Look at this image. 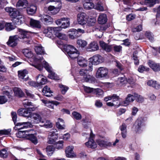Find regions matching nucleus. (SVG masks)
I'll list each match as a JSON object with an SVG mask.
<instances>
[{"label": "nucleus", "mask_w": 160, "mask_h": 160, "mask_svg": "<svg viewBox=\"0 0 160 160\" xmlns=\"http://www.w3.org/2000/svg\"><path fill=\"white\" fill-rule=\"evenodd\" d=\"M31 60L33 62L32 64L30 63V64L34 67L39 71L41 70L44 67L49 73L48 75V77L49 78L56 80L59 79V78L57 74L53 72L52 68L47 62L43 60L42 57H40V58L33 57L31 59Z\"/></svg>", "instance_id": "obj_1"}, {"label": "nucleus", "mask_w": 160, "mask_h": 160, "mask_svg": "<svg viewBox=\"0 0 160 160\" xmlns=\"http://www.w3.org/2000/svg\"><path fill=\"white\" fill-rule=\"evenodd\" d=\"M18 31L19 35L10 36L7 42V44L11 47H14L17 45L18 42L20 39H22L23 41L26 43L30 44L32 41L29 37L30 34L32 33L21 29H18Z\"/></svg>", "instance_id": "obj_2"}, {"label": "nucleus", "mask_w": 160, "mask_h": 160, "mask_svg": "<svg viewBox=\"0 0 160 160\" xmlns=\"http://www.w3.org/2000/svg\"><path fill=\"white\" fill-rule=\"evenodd\" d=\"M5 10L13 18L12 21L15 24L19 25L21 24V20L20 19L22 18V15L18 10L11 7H6Z\"/></svg>", "instance_id": "obj_3"}, {"label": "nucleus", "mask_w": 160, "mask_h": 160, "mask_svg": "<svg viewBox=\"0 0 160 160\" xmlns=\"http://www.w3.org/2000/svg\"><path fill=\"white\" fill-rule=\"evenodd\" d=\"M64 49L68 56L72 59H75L79 57V52L74 46L65 45L64 46Z\"/></svg>", "instance_id": "obj_4"}, {"label": "nucleus", "mask_w": 160, "mask_h": 160, "mask_svg": "<svg viewBox=\"0 0 160 160\" xmlns=\"http://www.w3.org/2000/svg\"><path fill=\"white\" fill-rule=\"evenodd\" d=\"M36 108L34 107H29L27 108H21L18 111V113L20 116L28 118H30L32 113V111L35 110Z\"/></svg>", "instance_id": "obj_5"}, {"label": "nucleus", "mask_w": 160, "mask_h": 160, "mask_svg": "<svg viewBox=\"0 0 160 160\" xmlns=\"http://www.w3.org/2000/svg\"><path fill=\"white\" fill-rule=\"evenodd\" d=\"M94 135L91 131L88 141L85 143L86 146L88 148L95 149L97 147V145L94 140Z\"/></svg>", "instance_id": "obj_6"}, {"label": "nucleus", "mask_w": 160, "mask_h": 160, "mask_svg": "<svg viewBox=\"0 0 160 160\" xmlns=\"http://www.w3.org/2000/svg\"><path fill=\"white\" fill-rule=\"evenodd\" d=\"M145 126L143 120L141 118L138 119L134 125V130L137 133H140L142 130V128Z\"/></svg>", "instance_id": "obj_7"}, {"label": "nucleus", "mask_w": 160, "mask_h": 160, "mask_svg": "<svg viewBox=\"0 0 160 160\" xmlns=\"http://www.w3.org/2000/svg\"><path fill=\"white\" fill-rule=\"evenodd\" d=\"M88 71L84 69H82L79 72V74L80 75L82 76L85 81L86 82H91L94 81L95 78L88 74Z\"/></svg>", "instance_id": "obj_8"}, {"label": "nucleus", "mask_w": 160, "mask_h": 160, "mask_svg": "<svg viewBox=\"0 0 160 160\" xmlns=\"http://www.w3.org/2000/svg\"><path fill=\"white\" fill-rule=\"evenodd\" d=\"M108 74V69L105 67H101L98 69L96 73V76L98 78L106 77Z\"/></svg>", "instance_id": "obj_9"}, {"label": "nucleus", "mask_w": 160, "mask_h": 160, "mask_svg": "<svg viewBox=\"0 0 160 160\" xmlns=\"http://www.w3.org/2000/svg\"><path fill=\"white\" fill-rule=\"evenodd\" d=\"M77 21L79 24L83 26L84 28H85V25L86 24L87 19L86 14L84 13H81L77 15Z\"/></svg>", "instance_id": "obj_10"}, {"label": "nucleus", "mask_w": 160, "mask_h": 160, "mask_svg": "<svg viewBox=\"0 0 160 160\" xmlns=\"http://www.w3.org/2000/svg\"><path fill=\"white\" fill-rule=\"evenodd\" d=\"M61 30V28L60 27H48L47 28H45L43 30V32L46 34L48 36V34L50 36L49 37H50L52 33H53L54 34L57 31H60Z\"/></svg>", "instance_id": "obj_11"}, {"label": "nucleus", "mask_w": 160, "mask_h": 160, "mask_svg": "<svg viewBox=\"0 0 160 160\" xmlns=\"http://www.w3.org/2000/svg\"><path fill=\"white\" fill-rule=\"evenodd\" d=\"M90 60L92 64L97 65L103 62L104 59L101 56L97 54L91 58Z\"/></svg>", "instance_id": "obj_12"}, {"label": "nucleus", "mask_w": 160, "mask_h": 160, "mask_svg": "<svg viewBox=\"0 0 160 160\" xmlns=\"http://www.w3.org/2000/svg\"><path fill=\"white\" fill-rule=\"evenodd\" d=\"M96 142L101 147H112V143L105 140L104 137L100 138L97 140Z\"/></svg>", "instance_id": "obj_13"}, {"label": "nucleus", "mask_w": 160, "mask_h": 160, "mask_svg": "<svg viewBox=\"0 0 160 160\" xmlns=\"http://www.w3.org/2000/svg\"><path fill=\"white\" fill-rule=\"evenodd\" d=\"M30 118L32 119L31 122L33 124L38 123L42 120L41 116L36 113L32 112Z\"/></svg>", "instance_id": "obj_14"}, {"label": "nucleus", "mask_w": 160, "mask_h": 160, "mask_svg": "<svg viewBox=\"0 0 160 160\" xmlns=\"http://www.w3.org/2000/svg\"><path fill=\"white\" fill-rule=\"evenodd\" d=\"M73 147L69 146L66 149L65 152L66 156L69 158H74L76 157V153L73 151Z\"/></svg>", "instance_id": "obj_15"}, {"label": "nucleus", "mask_w": 160, "mask_h": 160, "mask_svg": "<svg viewBox=\"0 0 160 160\" xmlns=\"http://www.w3.org/2000/svg\"><path fill=\"white\" fill-rule=\"evenodd\" d=\"M149 66L155 72L160 71V64L149 60L148 62Z\"/></svg>", "instance_id": "obj_16"}, {"label": "nucleus", "mask_w": 160, "mask_h": 160, "mask_svg": "<svg viewBox=\"0 0 160 160\" xmlns=\"http://www.w3.org/2000/svg\"><path fill=\"white\" fill-rule=\"evenodd\" d=\"M99 47L98 44L95 42L90 43L86 48L87 51L93 52L98 50Z\"/></svg>", "instance_id": "obj_17"}, {"label": "nucleus", "mask_w": 160, "mask_h": 160, "mask_svg": "<svg viewBox=\"0 0 160 160\" xmlns=\"http://www.w3.org/2000/svg\"><path fill=\"white\" fill-rule=\"evenodd\" d=\"M84 1L83 6L85 9L90 10L93 9L94 4L91 1V0H84Z\"/></svg>", "instance_id": "obj_18"}, {"label": "nucleus", "mask_w": 160, "mask_h": 160, "mask_svg": "<svg viewBox=\"0 0 160 160\" xmlns=\"http://www.w3.org/2000/svg\"><path fill=\"white\" fill-rule=\"evenodd\" d=\"M36 79L38 83L39 86L45 84L47 81L46 78L44 77L41 74L38 75L36 77Z\"/></svg>", "instance_id": "obj_19"}, {"label": "nucleus", "mask_w": 160, "mask_h": 160, "mask_svg": "<svg viewBox=\"0 0 160 160\" xmlns=\"http://www.w3.org/2000/svg\"><path fill=\"white\" fill-rule=\"evenodd\" d=\"M33 131L32 129L28 130H27L20 131L16 134V136L17 137L19 138H23L27 137L28 135V133L30 132H32Z\"/></svg>", "instance_id": "obj_20"}, {"label": "nucleus", "mask_w": 160, "mask_h": 160, "mask_svg": "<svg viewBox=\"0 0 160 160\" xmlns=\"http://www.w3.org/2000/svg\"><path fill=\"white\" fill-rule=\"evenodd\" d=\"M107 18L106 15L104 13H101L98 18V22L99 23L103 24L107 21Z\"/></svg>", "instance_id": "obj_21"}, {"label": "nucleus", "mask_w": 160, "mask_h": 160, "mask_svg": "<svg viewBox=\"0 0 160 160\" xmlns=\"http://www.w3.org/2000/svg\"><path fill=\"white\" fill-rule=\"evenodd\" d=\"M43 94L47 97H50L52 96L53 92L50 90V88L47 86H45L42 90Z\"/></svg>", "instance_id": "obj_22"}, {"label": "nucleus", "mask_w": 160, "mask_h": 160, "mask_svg": "<svg viewBox=\"0 0 160 160\" xmlns=\"http://www.w3.org/2000/svg\"><path fill=\"white\" fill-rule=\"evenodd\" d=\"M77 62L78 65L82 67L87 66L88 62L87 60L82 57H79L78 58Z\"/></svg>", "instance_id": "obj_23"}, {"label": "nucleus", "mask_w": 160, "mask_h": 160, "mask_svg": "<svg viewBox=\"0 0 160 160\" xmlns=\"http://www.w3.org/2000/svg\"><path fill=\"white\" fill-rule=\"evenodd\" d=\"M135 99V97H134V93L133 95L128 94L125 101H124V104L125 105H128L130 102H133Z\"/></svg>", "instance_id": "obj_24"}, {"label": "nucleus", "mask_w": 160, "mask_h": 160, "mask_svg": "<svg viewBox=\"0 0 160 160\" xmlns=\"http://www.w3.org/2000/svg\"><path fill=\"white\" fill-rule=\"evenodd\" d=\"M99 44L100 47L106 52H110L111 51L112 47L111 46L108 45L102 41H100Z\"/></svg>", "instance_id": "obj_25"}, {"label": "nucleus", "mask_w": 160, "mask_h": 160, "mask_svg": "<svg viewBox=\"0 0 160 160\" xmlns=\"http://www.w3.org/2000/svg\"><path fill=\"white\" fill-rule=\"evenodd\" d=\"M27 136L28 139L34 144H37L38 143V140L36 135L32 133L31 132H29Z\"/></svg>", "instance_id": "obj_26"}, {"label": "nucleus", "mask_w": 160, "mask_h": 160, "mask_svg": "<svg viewBox=\"0 0 160 160\" xmlns=\"http://www.w3.org/2000/svg\"><path fill=\"white\" fill-rule=\"evenodd\" d=\"M64 123V121L62 119L58 118V121L56 122V125L57 128L59 129H65V125Z\"/></svg>", "instance_id": "obj_27"}, {"label": "nucleus", "mask_w": 160, "mask_h": 160, "mask_svg": "<svg viewBox=\"0 0 160 160\" xmlns=\"http://www.w3.org/2000/svg\"><path fill=\"white\" fill-rule=\"evenodd\" d=\"M30 24L31 26L34 28H39L41 27L40 22L33 19H31Z\"/></svg>", "instance_id": "obj_28"}, {"label": "nucleus", "mask_w": 160, "mask_h": 160, "mask_svg": "<svg viewBox=\"0 0 160 160\" xmlns=\"http://www.w3.org/2000/svg\"><path fill=\"white\" fill-rule=\"evenodd\" d=\"M96 22V19L94 18H88L87 19L86 24L85 25V29H87L88 27L92 26L94 25Z\"/></svg>", "instance_id": "obj_29"}, {"label": "nucleus", "mask_w": 160, "mask_h": 160, "mask_svg": "<svg viewBox=\"0 0 160 160\" xmlns=\"http://www.w3.org/2000/svg\"><path fill=\"white\" fill-rule=\"evenodd\" d=\"M13 91L16 96L19 97H22L24 95V93L23 92L22 90L19 88H14L13 89Z\"/></svg>", "instance_id": "obj_30"}, {"label": "nucleus", "mask_w": 160, "mask_h": 160, "mask_svg": "<svg viewBox=\"0 0 160 160\" xmlns=\"http://www.w3.org/2000/svg\"><path fill=\"white\" fill-rule=\"evenodd\" d=\"M2 93L8 96V98H10L11 95V93H12V92L11 89L8 86H4L2 88Z\"/></svg>", "instance_id": "obj_31"}, {"label": "nucleus", "mask_w": 160, "mask_h": 160, "mask_svg": "<svg viewBox=\"0 0 160 160\" xmlns=\"http://www.w3.org/2000/svg\"><path fill=\"white\" fill-rule=\"evenodd\" d=\"M28 4V2L26 0H19L17 2L16 6L17 7H22L25 8L27 7Z\"/></svg>", "instance_id": "obj_32"}, {"label": "nucleus", "mask_w": 160, "mask_h": 160, "mask_svg": "<svg viewBox=\"0 0 160 160\" xmlns=\"http://www.w3.org/2000/svg\"><path fill=\"white\" fill-rule=\"evenodd\" d=\"M70 25V21L69 18H63V21L61 26V28H66L69 27Z\"/></svg>", "instance_id": "obj_33"}, {"label": "nucleus", "mask_w": 160, "mask_h": 160, "mask_svg": "<svg viewBox=\"0 0 160 160\" xmlns=\"http://www.w3.org/2000/svg\"><path fill=\"white\" fill-rule=\"evenodd\" d=\"M68 32L69 33H68L69 37L72 39H73L77 38L78 36L77 35L78 34L77 31L76 29H71L69 30Z\"/></svg>", "instance_id": "obj_34"}, {"label": "nucleus", "mask_w": 160, "mask_h": 160, "mask_svg": "<svg viewBox=\"0 0 160 160\" xmlns=\"http://www.w3.org/2000/svg\"><path fill=\"white\" fill-rule=\"evenodd\" d=\"M40 122L43 124L42 126L46 128H51L52 127V123L49 120L42 119Z\"/></svg>", "instance_id": "obj_35"}, {"label": "nucleus", "mask_w": 160, "mask_h": 160, "mask_svg": "<svg viewBox=\"0 0 160 160\" xmlns=\"http://www.w3.org/2000/svg\"><path fill=\"white\" fill-rule=\"evenodd\" d=\"M117 84L120 86H122L127 82V79L125 77H119L116 81Z\"/></svg>", "instance_id": "obj_36"}, {"label": "nucleus", "mask_w": 160, "mask_h": 160, "mask_svg": "<svg viewBox=\"0 0 160 160\" xmlns=\"http://www.w3.org/2000/svg\"><path fill=\"white\" fill-rule=\"evenodd\" d=\"M22 52L26 57L29 58H32L33 56V54L31 50L28 48L23 49Z\"/></svg>", "instance_id": "obj_37"}, {"label": "nucleus", "mask_w": 160, "mask_h": 160, "mask_svg": "<svg viewBox=\"0 0 160 160\" xmlns=\"http://www.w3.org/2000/svg\"><path fill=\"white\" fill-rule=\"evenodd\" d=\"M159 1L158 0H145L144 3L145 5L149 7H152L156 3H158Z\"/></svg>", "instance_id": "obj_38"}, {"label": "nucleus", "mask_w": 160, "mask_h": 160, "mask_svg": "<svg viewBox=\"0 0 160 160\" xmlns=\"http://www.w3.org/2000/svg\"><path fill=\"white\" fill-rule=\"evenodd\" d=\"M93 9L97 10L100 12H102L104 11V8L102 4L99 2L94 4Z\"/></svg>", "instance_id": "obj_39"}, {"label": "nucleus", "mask_w": 160, "mask_h": 160, "mask_svg": "<svg viewBox=\"0 0 160 160\" xmlns=\"http://www.w3.org/2000/svg\"><path fill=\"white\" fill-rule=\"evenodd\" d=\"M55 149V148L52 145L48 146L46 148L48 155L50 156L52 155L54 152Z\"/></svg>", "instance_id": "obj_40"}, {"label": "nucleus", "mask_w": 160, "mask_h": 160, "mask_svg": "<svg viewBox=\"0 0 160 160\" xmlns=\"http://www.w3.org/2000/svg\"><path fill=\"white\" fill-rule=\"evenodd\" d=\"M41 19L42 21H44V22L46 23L51 22H53L52 18L48 15H42Z\"/></svg>", "instance_id": "obj_41"}, {"label": "nucleus", "mask_w": 160, "mask_h": 160, "mask_svg": "<svg viewBox=\"0 0 160 160\" xmlns=\"http://www.w3.org/2000/svg\"><path fill=\"white\" fill-rule=\"evenodd\" d=\"M108 28L107 25H98L95 26L94 28L95 31H102L105 30Z\"/></svg>", "instance_id": "obj_42"}, {"label": "nucleus", "mask_w": 160, "mask_h": 160, "mask_svg": "<svg viewBox=\"0 0 160 160\" xmlns=\"http://www.w3.org/2000/svg\"><path fill=\"white\" fill-rule=\"evenodd\" d=\"M18 76L20 80L24 79V77L28 74V72L26 70L19 71L18 72Z\"/></svg>", "instance_id": "obj_43"}, {"label": "nucleus", "mask_w": 160, "mask_h": 160, "mask_svg": "<svg viewBox=\"0 0 160 160\" xmlns=\"http://www.w3.org/2000/svg\"><path fill=\"white\" fill-rule=\"evenodd\" d=\"M41 101L47 107L50 108L54 109V108L52 101H49L46 100L44 99H41Z\"/></svg>", "instance_id": "obj_44"}, {"label": "nucleus", "mask_w": 160, "mask_h": 160, "mask_svg": "<svg viewBox=\"0 0 160 160\" xmlns=\"http://www.w3.org/2000/svg\"><path fill=\"white\" fill-rule=\"evenodd\" d=\"M35 50L36 53L38 54H42L45 53L43 48L40 45L38 46H36Z\"/></svg>", "instance_id": "obj_45"}, {"label": "nucleus", "mask_w": 160, "mask_h": 160, "mask_svg": "<svg viewBox=\"0 0 160 160\" xmlns=\"http://www.w3.org/2000/svg\"><path fill=\"white\" fill-rule=\"evenodd\" d=\"M5 30L7 31H10L15 28V26L12 25V23H5Z\"/></svg>", "instance_id": "obj_46"}, {"label": "nucleus", "mask_w": 160, "mask_h": 160, "mask_svg": "<svg viewBox=\"0 0 160 160\" xmlns=\"http://www.w3.org/2000/svg\"><path fill=\"white\" fill-rule=\"evenodd\" d=\"M59 32L57 31L55 33V36L60 39L66 40L67 39V37L66 34Z\"/></svg>", "instance_id": "obj_47"}, {"label": "nucleus", "mask_w": 160, "mask_h": 160, "mask_svg": "<svg viewBox=\"0 0 160 160\" xmlns=\"http://www.w3.org/2000/svg\"><path fill=\"white\" fill-rule=\"evenodd\" d=\"M48 10L51 12L52 13L55 14L58 13L60 10V8L59 7H55L53 6H50L48 8Z\"/></svg>", "instance_id": "obj_48"}, {"label": "nucleus", "mask_w": 160, "mask_h": 160, "mask_svg": "<svg viewBox=\"0 0 160 160\" xmlns=\"http://www.w3.org/2000/svg\"><path fill=\"white\" fill-rule=\"evenodd\" d=\"M72 117L77 120H80L82 119L81 115L77 112L73 111L72 113Z\"/></svg>", "instance_id": "obj_49"}, {"label": "nucleus", "mask_w": 160, "mask_h": 160, "mask_svg": "<svg viewBox=\"0 0 160 160\" xmlns=\"http://www.w3.org/2000/svg\"><path fill=\"white\" fill-rule=\"evenodd\" d=\"M112 99L113 100V102H116L117 103V106L118 107L120 105V102L119 101V96H117L115 94H113L112 95Z\"/></svg>", "instance_id": "obj_50"}, {"label": "nucleus", "mask_w": 160, "mask_h": 160, "mask_svg": "<svg viewBox=\"0 0 160 160\" xmlns=\"http://www.w3.org/2000/svg\"><path fill=\"white\" fill-rule=\"evenodd\" d=\"M93 93L96 94L97 96L99 97L102 96L103 95V92L101 89H94Z\"/></svg>", "instance_id": "obj_51"}, {"label": "nucleus", "mask_w": 160, "mask_h": 160, "mask_svg": "<svg viewBox=\"0 0 160 160\" xmlns=\"http://www.w3.org/2000/svg\"><path fill=\"white\" fill-rule=\"evenodd\" d=\"M77 44L79 47L84 48L86 46L87 43L85 40L82 39H78L77 41Z\"/></svg>", "instance_id": "obj_52"}, {"label": "nucleus", "mask_w": 160, "mask_h": 160, "mask_svg": "<svg viewBox=\"0 0 160 160\" xmlns=\"http://www.w3.org/2000/svg\"><path fill=\"white\" fill-rule=\"evenodd\" d=\"M57 132V130L52 129L50 132L48 136L58 139V137Z\"/></svg>", "instance_id": "obj_53"}, {"label": "nucleus", "mask_w": 160, "mask_h": 160, "mask_svg": "<svg viewBox=\"0 0 160 160\" xmlns=\"http://www.w3.org/2000/svg\"><path fill=\"white\" fill-rule=\"evenodd\" d=\"M134 97H135V99L138 102L142 103L144 101V98L142 96L138 94L134 93Z\"/></svg>", "instance_id": "obj_54"}, {"label": "nucleus", "mask_w": 160, "mask_h": 160, "mask_svg": "<svg viewBox=\"0 0 160 160\" xmlns=\"http://www.w3.org/2000/svg\"><path fill=\"white\" fill-rule=\"evenodd\" d=\"M59 87L63 94H65L69 88L67 86L61 84L59 85Z\"/></svg>", "instance_id": "obj_55"}, {"label": "nucleus", "mask_w": 160, "mask_h": 160, "mask_svg": "<svg viewBox=\"0 0 160 160\" xmlns=\"http://www.w3.org/2000/svg\"><path fill=\"white\" fill-rule=\"evenodd\" d=\"M145 35L150 42H152L153 41V35L152 33L147 32L145 33Z\"/></svg>", "instance_id": "obj_56"}, {"label": "nucleus", "mask_w": 160, "mask_h": 160, "mask_svg": "<svg viewBox=\"0 0 160 160\" xmlns=\"http://www.w3.org/2000/svg\"><path fill=\"white\" fill-rule=\"evenodd\" d=\"M63 141L62 140L59 141L56 143V149L59 150L63 148Z\"/></svg>", "instance_id": "obj_57"}, {"label": "nucleus", "mask_w": 160, "mask_h": 160, "mask_svg": "<svg viewBox=\"0 0 160 160\" xmlns=\"http://www.w3.org/2000/svg\"><path fill=\"white\" fill-rule=\"evenodd\" d=\"M8 155L7 151L3 149L0 151V156L3 158H6Z\"/></svg>", "instance_id": "obj_58"}, {"label": "nucleus", "mask_w": 160, "mask_h": 160, "mask_svg": "<svg viewBox=\"0 0 160 160\" xmlns=\"http://www.w3.org/2000/svg\"><path fill=\"white\" fill-rule=\"evenodd\" d=\"M36 8L35 6H33L32 8L28 7L27 9L28 13L29 14H31L34 13L36 10Z\"/></svg>", "instance_id": "obj_59"}, {"label": "nucleus", "mask_w": 160, "mask_h": 160, "mask_svg": "<svg viewBox=\"0 0 160 160\" xmlns=\"http://www.w3.org/2000/svg\"><path fill=\"white\" fill-rule=\"evenodd\" d=\"M94 89V88H91L89 87L86 86L84 87V89L85 92L88 93H90L91 92L93 93Z\"/></svg>", "instance_id": "obj_60"}, {"label": "nucleus", "mask_w": 160, "mask_h": 160, "mask_svg": "<svg viewBox=\"0 0 160 160\" xmlns=\"http://www.w3.org/2000/svg\"><path fill=\"white\" fill-rule=\"evenodd\" d=\"M15 125V128H16L18 130L21 129H22L24 128L23 127V122H18L16 123Z\"/></svg>", "instance_id": "obj_61"}, {"label": "nucleus", "mask_w": 160, "mask_h": 160, "mask_svg": "<svg viewBox=\"0 0 160 160\" xmlns=\"http://www.w3.org/2000/svg\"><path fill=\"white\" fill-rule=\"evenodd\" d=\"M7 70L6 67L3 64L2 62L0 60V72H6Z\"/></svg>", "instance_id": "obj_62"}, {"label": "nucleus", "mask_w": 160, "mask_h": 160, "mask_svg": "<svg viewBox=\"0 0 160 160\" xmlns=\"http://www.w3.org/2000/svg\"><path fill=\"white\" fill-rule=\"evenodd\" d=\"M11 131L10 129L0 130V135H8Z\"/></svg>", "instance_id": "obj_63"}, {"label": "nucleus", "mask_w": 160, "mask_h": 160, "mask_svg": "<svg viewBox=\"0 0 160 160\" xmlns=\"http://www.w3.org/2000/svg\"><path fill=\"white\" fill-rule=\"evenodd\" d=\"M11 116L14 124H16V123L17 122V115L16 112H11Z\"/></svg>", "instance_id": "obj_64"}]
</instances>
